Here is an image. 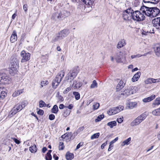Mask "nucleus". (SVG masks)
Returning a JSON list of instances; mask_svg holds the SVG:
<instances>
[{
  "mask_svg": "<svg viewBox=\"0 0 160 160\" xmlns=\"http://www.w3.org/2000/svg\"><path fill=\"white\" fill-rule=\"evenodd\" d=\"M145 15L152 18L157 17L160 13V10L157 7H149L143 5L140 8Z\"/></svg>",
  "mask_w": 160,
  "mask_h": 160,
  "instance_id": "f257e3e1",
  "label": "nucleus"
},
{
  "mask_svg": "<svg viewBox=\"0 0 160 160\" xmlns=\"http://www.w3.org/2000/svg\"><path fill=\"white\" fill-rule=\"evenodd\" d=\"M70 15L69 12L66 11H62L59 13L56 12L52 14V18L55 20L60 21L63 20Z\"/></svg>",
  "mask_w": 160,
  "mask_h": 160,
  "instance_id": "f03ea898",
  "label": "nucleus"
},
{
  "mask_svg": "<svg viewBox=\"0 0 160 160\" xmlns=\"http://www.w3.org/2000/svg\"><path fill=\"white\" fill-rule=\"evenodd\" d=\"M70 15L69 12L66 11H62L59 13L56 12L52 14V18L55 20L60 21L63 20Z\"/></svg>",
  "mask_w": 160,
  "mask_h": 160,
  "instance_id": "7ed1b4c3",
  "label": "nucleus"
},
{
  "mask_svg": "<svg viewBox=\"0 0 160 160\" xmlns=\"http://www.w3.org/2000/svg\"><path fill=\"white\" fill-rule=\"evenodd\" d=\"M144 13H143L140 9V11L138 10L132 11V18L134 21H143L145 19Z\"/></svg>",
  "mask_w": 160,
  "mask_h": 160,
  "instance_id": "20e7f679",
  "label": "nucleus"
},
{
  "mask_svg": "<svg viewBox=\"0 0 160 160\" xmlns=\"http://www.w3.org/2000/svg\"><path fill=\"white\" fill-rule=\"evenodd\" d=\"M65 73L63 71H60L57 75L55 79L52 82V88L55 89L58 86L62 80V78L64 77Z\"/></svg>",
  "mask_w": 160,
  "mask_h": 160,
  "instance_id": "39448f33",
  "label": "nucleus"
},
{
  "mask_svg": "<svg viewBox=\"0 0 160 160\" xmlns=\"http://www.w3.org/2000/svg\"><path fill=\"white\" fill-rule=\"evenodd\" d=\"M11 79L5 72H0V84H9L11 82Z\"/></svg>",
  "mask_w": 160,
  "mask_h": 160,
  "instance_id": "423d86ee",
  "label": "nucleus"
},
{
  "mask_svg": "<svg viewBox=\"0 0 160 160\" xmlns=\"http://www.w3.org/2000/svg\"><path fill=\"white\" fill-rule=\"evenodd\" d=\"M146 114L143 113L135 119L130 123V126L134 127L138 125L146 118Z\"/></svg>",
  "mask_w": 160,
  "mask_h": 160,
  "instance_id": "0eeeda50",
  "label": "nucleus"
},
{
  "mask_svg": "<svg viewBox=\"0 0 160 160\" xmlns=\"http://www.w3.org/2000/svg\"><path fill=\"white\" fill-rule=\"evenodd\" d=\"M131 8H128L124 11L122 13V17L125 20H130L132 18V11Z\"/></svg>",
  "mask_w": 160,
  "mask_h": 160,
  "instance_id": "6e6552de",
  "label": "nucleus"
},
{
  "mask_svg": "<svg viewBox=\"0 0 160 160\" xmlns=\"http://www.w3.org/2000/svg\"><path fill=\"white\" fill-rule=\"evenodd\" d=\"M123 108L124 107L122 106H119L117 107H113L110 109L107 112V113L109 115H112L122 111Z\"/></svg>",
  "mask_w": 160,
  "mask_h": 160,
  "instance_id": "1a4fd4ad",
  "label": "nucleus"
},
{
  "mask_svg": "<svg viewBox=\"0 0 160 160\" xmlns=\"http://www.w3.org/2000/svg\"><path fill=\"white\" fill-rule=\"evenodd\" d=\"M23 109V107L20 104L16 105L11 110L8 115V117H11L16 114L18 112H19Z\"/></svg>",
  "mask_w": 160,
  "mask_h": 160,
  "instance_id": "9d476101",
  "label": "nucleus"
},
{
  "mask_svg": "<svg viewBox=\"0 0 160 160\" xmlns=\"http://www.w3.org/2000/svg\"><path fill=\"white\" fill-rule=\"evenodd\" d=\"M126 53L124 51H120L118 53L115 57V59L118 62H122L125 59Z\"/></svg>",
  "mask_w": 160,
  "mask_h": 160,
  "instance_id": "9b49d317",
  "label": "nucleus"
},
{
  "mask_svg": "<svg viewBox=\"0 0 160 160\" xmlns=\"http://www.w3.org/2000/svg\"><path fill=\"white\" fill-rule=\"evenodd\" d=\"M20 56L22 57L21 62H24L28 61L30 58V54L26 52L25 51H22L20 53Z\"/></svg>",
  "mask_w": 160,
  "mask_h": 160,
  "instance_id": "f8f14e48",
  "label": "nucleus"
},
{
  "mask_svg": "<svg viewBox=\"0 0 160 160\" xmlns=\"http://www.w3.org/2000/svg\"><path fill=\"white\" fill-rule=\"evenodd\" d=\"M131 95L130 93V91L129 89H127L123 91H121L119 92L118 95V97L119 99L121 98L122 99L126 98L128 96Z\"/></svg>",
  "mask_w": 160,
  "mask_h": 160,
  "instance_id": "ddd939ff",
  "label": "nucleus"
},
{
  "mask_svg": "<svg viewBox=\"0 0 160 160\" xmlns=\"http://www.w3.org/2000/svg\"><path fill=\"white\" fill-rule=\"evenodd\" d=\"M78 73V71L76 70H73L72 71L70 72L68 75L67 77V80H70L69 81L71 82L72 80H73L76 77Z\"/></svg>",
  "mask_w": 160,
  "mask_h": 160,
  "instance_id": "4468645a",
  "label": "nucleus"
},
{
  "mask_svg": "<svg viewBox=\"0 0 160 160\" xmlns=\"http://www.w3.org/2000/svg\"><path fill=\"white\" fill-rule=\"evenodd\" d=\"M152 22L153 27L157 29H160V17L154 18Z\"/></svg>",
  "mask_w": 160,
  "mask_h": 160,
  "instance_id": "2eb2a0df",
  "label": "nucleus"
},
{
  "mask_svg": "<svg viewBox=\"0 0 160 160\" xmlns=\"http://www.w3.org/2000/svg\"><path fill=\"white\" fill-rule=\"evenodd\" d=\"M69 33V30L65 29L60 31V32L58 33V34L60 35L62 38L63 39L64 38L68 35Z\"/></svg>",
  "mask_w": 160,
  "mask_h": 160,
  "instance_id": "dca6fc26",
  "label": "nucleus"
},
{
  "mask_svg": "<svg viewBox=\"0 0 160 160\" xmlns=\"http://www.w3.org/2000/svg\"><path fill=\"white\" fill-rule=\"evenodd\" d=\"M82 82L78 81L75 80L73 81V83L72 85L71 84H70V86H72L73 87H74L75 88H79L82 86Z\"/></svg>",
  "mask_w": 160,
  "mask_h": 160,
  "instance_id": "f3484780",
  "label": "nucleus"
},
{
  "mask_svg": "<svg viewBox=\"0 0 160 160\" xmlns=\"http://www.w3.org/2000/svg\"><path fill=\"white\" fill-rule=\"evenodd\" d=\"M17 39V36L16 31H13L10 38V41L12 42H15Z\"/></svg>",
  "mask_w": 160,
  "mask_h": 160,
  "instance_id": "a211bd4d",
  "label": "nucleus"
},
{
  "mask_svg": "<svg viewBox=\"0 0 160 160\" xmlns=\"http://www.w3.org/2000/svg\"><path fill=\"white\" fill-rule=\"evenodd\" d=\"M19 67V65L15 64V65H11L10 70H9L10 74H12L13 73H15L16 72L17 69Z\"/></svg>",
  "mask_w": 160,
  "mask_h": 160,
  "instance_id": "6ab92c4d",
  "label": "nucleus"
},
{
  "mask_svg": "<svg viewBox=\"0 0 160 160\" xmlns=\"http://www.w3.org/2000/svg\"><path fill=\"white\" fill-rule=\"evenodd\" d=\"M126 44V41L124 39H121L118 43L117 46L118 48H120Z\"/></svg>",
  "mask_w": 160,
  "mask_h": 160,
  "instance_id": "aec40b11",
  "label": "nucleus"
},
{
  "mask_svg": "<svg viewBox=\"0 0 160 160\" xmlns=\"http://www.w3.org/2000/svg\"><path fill=\"white\" fill-rule=\"evenodd\" d=\"M141 73L140 72H138L134 75L132 79V81L133 82L137 81L140 77Z\"/></svg>",
  "mask_w": 160,
  "mask_h": 160,
  "instance_id": "412c9836",
  "label": "nucleus"
},
{
  "mask_svg": "<svg viewBox=\"0 0 160 160\" xmlns=\"http://www.w3.org/2000/svg\"><path fill=\"white\" fill-rule=\"evenodd\" d=\"M155 98V95H152L150 97L144 98L143 99L142 101L144 102H147L152 100Z\"/></svg>",
  "mask_w": 160,
  "mask_h": 160,
  "instance_id": "4be33fe9",
  "label": "nucleus"
},
{
  "mask_svg": "<svg viewBox=\"0 0 160 160\" xmlns=\"http://www.w3.org/2000/svg\"><path fill=\"white\" fill-rule=\"evenodd\" d=\"M125 85V83L122 81H120L117 85L116 87V89L117 91L118 90H119L123 88Z\"/></svg>",
  "mask_w": 160,
  "mask_h": 160,
  "instance_id": "5701e85b",
  "label": "nucleus"
},
{
  "mask_svg": "<svg viewBox=\"0 0 160 160\" xmlns=\"http://www.w3.org/2000/svg\"><path fill=\"white\" fill-rule=\"evenodd\" d=\"M74 157L73 154L69 152H67L66 154V158L68 160H71L73 159Z\"/></svg>",
  "mask_w": 160,
  "mask_h": 160,
  "instance_id": "b1692460",
  "label": "nucleus"
},
{
  "mask_svg": "<svg viewBox=\"0 0 160 160\" xmlns=\"http://www.w3.org/2000/svg\"><path fill=\"white\" fill-rule=\"evenodd\" d=\"M29 150L32 153H35L37 151V148L36 145H34L30 147L29 148Z\"/></svg>",
  "mask_w": 160,
  "mask_h": 160,
  "instance_id": "393cba45",
  "label": "nucleus"
},
{
  "mask_svg": "<svg viewBox=\"0 0 160 160\" xmlns=\"http://www.w3.org/2000/svg\"><path fill=\"white\" fill-rule=\"evenodd\" d=\"M107 125L110 128H112L113 127L117 125L116 121H114L109 122L107 123Z\"/></svg>",
  "mask_w": 160,
  "mask_h": 160,
  "instance_id": "a878e982",
  "label": "nucleus"
},
{
  "mask_svg": "<svg viewBox=\"0 0 160 160\" xmlns=\"http://www.w3.org/2000/svg\"><path fill=\"white\" fill-rule=\"evenodd\" d=\"M11 65L14 66L16 64V65H19V62L18 60L15 58H13L10 62Z\"/></svg>",
  "mask_w": 160,
  "mask_h": 160,
  "instance_id": "bb28decb",
  "label": "nucleus"
},
{
  "mask_svg": "<svg viewBox=\"0 0 160 160\" xmlns=\"http://www.w3.org/2000/svg\"><path fill=\"white\" fill-rule=\"evenodd\" d=\"M137 103L136 102H129L128 105V107L130 109H133L137 105Z\"/></svg>",
  "mask_w": 160,
  "mask_h": 160,
  "instance_id": "cd10ccee",
  "label": "nucleus"
},
{
  "mask_svg": "<svg viewBox=\"0 0 160 160\" xmlns=\"http://www.w3.org/2000/svg\"><path fill=\"white\" fill-rule=\"evenodd\" d=\"M62 39V38L60 36V35H59L58 34V35L56 37H54L52 41V42H54L58 41H59L61 39Z\"/></svg>",
  "mask_w": 160,
  "mask_h": 160,
  "instance_id": "c85d7f7f",
  "label": "nucleus"
},
{
  "mask_svg": "<svg viewBox=\"0 0 160 160\" xmlns=\"http://www.w3.org/2000/svg\"><path fill=\"white\" fill-rule=\"evenodd\" d=\"M2 90V89L0 88V99H3L7 95L6 92Z\"/></svg>",
  "mask_w": 160,
  "mask_h": 160,
  "instance_id": "c756f323",
  "label": "nucleus"
},
{
  "mask_svg": "<svg viewBox=\"0 0 160 160\" xmlns=\"http://www.w3.org/2000/svg\"><path fill=\"white\" fill-rule=\"evenodd\" d=\"M131 140V138L130 137L128 138L127 139L123 141L121 144V146H124L126 145H128L130 143V141Z\"/></svg>",
  "mask_w": 160,
  "mask_h": 160,
  "instance_id": "7c9ffc66",
  "label": "nucleus"
},
{
  "mask_svg": "<svg viewBox=\"0 0 160 160\" xmlns=\"http://www.w3.org/2000/svg\"><path fill=\"white\" fill-rule=\"evenodd\" d=\"M95 0H82L86 5H90L92 4Z\"/></svg>",
  "mask_w": 160,
  "mask_h": 160,
  "instance_id": "2f4dec72",
  "label": "nucleus"
},
{
  "mask_svg": "<svg viewBox=\"0 0 160 160\" xmlns=\"http://www.w3.org/2000/svg\"><path fill=\"white\" fill-rule=\"evenodd\" d=\"M137 88V87L135 86L130 87L129 88V89L131 95L136 92Z\"/></svg>",
  "mask_w": 160,
  "mask_h": 160,
  "instance_id": "473e14b6",
  "label": "nucleus"
},
{
  "mask_svg": "<svg viewBox=\"0 0 160 160\" xmlns=\"http://www.w3.org/2000/svg\"><path fill=\"white\" fill-rule=\"evenodd\" d=\"M58 108L56 105H54L52 109V112L54 113H57L58 111Z\"/></svg>",
  "mask_w": 160,
  "mask_h": 160,
  "instance_id": "72a5a7b5",
  "label": "nucleus"
},
{
  "mask_svg": "<svg viewBox=\"0 0 160 160\" xmlns=\"http://www.w3.org/2000/svg\"><path fill=\"white\" fill-rule=\"evenodd\" d=\"M71 112V111L66 109L63 113V115L65 117H66L68 116Z\"/></svg>",
  "mask_w": 160,
  "mask_h": 160,
  "instance_id": "f704fd0d",
  "label": "nucleus"
},
{
  "mask_svg": "<svg viewBox=\"0 0 160 160\" xmlns=\"http://www.w3.org/2000/svg\"><path fill=\"white\" fill-rule=\"evenodd\" d=\"M154 52L156 55L159 57L160 55V48L157 47L154 49Z\"/></svg>",
  "mask_w": 160,
  "mask_h": 160,
  "instance_id": "c9c22d12",
  "label": "nucleus"
},
{
  "mask_svg": "<svg viewBox=\"0 0 160 160\" xmlns=\"http://www.w3.org/2000/svg\"><path fill=\"white\" fill-rule=\"evenodd\" d=\"M104 118V115L102 114L98 116L97 118L95 120V121L96 122L100 121L102 119Z\"/></svg>",
  "mask_w": 160,
  "mask_h": 160,
  "instance_id": "e433bc0d",
  "label": "nucleus"
},
{
  "mask_svg": "<svg viewBox=\"0 0 160 160\" xmlns=\"http://www.w3.org/2000/svg\"><path fill=\"white\" fill-rule=\"evenodd\" d=\"M73 94L74 95L75 98L77 100H78L80 99V95L79 93L78 92H73Z\"/></svg>",
  "mask_w": 160,
  "mask_h": 160,
  "instance_id": "4c0bfd02",
  "label": "nucleus"
},
{
  "mask_svg": "<svg viewBox=\"0 0 160 160\" xmlns=\"http://www.w3.org/2000/svg\"><path fill=\"white\" fill-rule=\"evenodd\" d=\"M97 87V83L96 80L93 81L92 83L91 84L90 88H93Z\"/></svg>",
  "mask_w": 160,
  "mask_h": 160,
  "instance_id": "58836bf2",
  "label": "nucleus"
},
{
  "mask_svg": "<svg viewBox=\"0 0 160 160\" xmlns=\"http://www.w3.org/2000/svg\"><path fill=\"white\" fill-rule=\"evenodd\" d=\"M99 135L100 133L99 132L95 133L91 136V139H93L95 138H97L99 137Z\"/></svg>",
  "mask_w": 160,
  "mask_h": 160,
  "instance_id": "ea45409f",
  "label": "nucleus"
},
{
  "mask_svg": "<svg viewBox=\"0 0 160 160\" xmlns=\"http://www.w3.org/2000/svg\"><path fill=\"white\" fill-rule=\"evenodd\" d=\"M39 107L40 108H42L46 106V104L42 100H40L39 102Z\"/></svg>",
  "mask_w": 160,
  "mask_h": 160,
  "instance_id": "a19ab883",
  "label": "nucleus"
},
{
  "mask_svg": "<svg viewBox=\"0 0 160 160\" xmlns=\"http://www.w3.org/2000/svg\"><path fill=\"white\" fill-rule=\"evenodd\" d=\"M153 104L155 105H158L160 104V98H157L154 101Z\"/></svg>",
  "mask_w": 160,
  "mask_h": 160,
  "instance_id": "79ce46f5",
  "label": "nucleus"
},
{
  "mask_svg": "<svg viewBox=\"0 0 160 160\" xmlns=\"http://www.w3.org/2000/svg\"><path fill=\"white\" fill-rule=\"evenodd\" d=\"M99 107V104L97 102L95 103L93 105V110L97 109Z\"/></svg>",
  "mask_w": 160,
  "mask_h": 160,
  "instance_id": "37998d69",
  "label": "nucleus"
},
{
  "mask_svg": "<svg viewBox=\"0 0 160 160\" xmlns=\"http://www.w3.org/2000/svg\"><path fill=\"white\" fill-rule=\"evenodd\" d=\"M48 82L47 80L43 81L41 82V88H42L44 86H45L48 84Z\"/></svg>",
  "mask_w": 160,
  "mask_h": 160,
  "instance_id": "c03bdc74",
  "label": "nucleus"
},
{
  "mask_svg": "<svg viewBox=\"0 0 160 160\" xmlns=\"http://www.w3.org/2000/svg\"><path fill=\"white\" fill-rule=\"evenodd\" d=\"M64 147L63 143V142H60L59 145V150H63Z\"/></svg>",
  "mask_w": 160,
  "mask_h": 160,
  "instance_id": "a18cd8bd",
  "label": "nucleus"
},
{
  "mask_svg": "<svg viewBox=\"0 0 160 160\" xmlns=\"http://www.w3.org/2000/svg\"><path fill=\"white\" fill-rule=\"evenodd\" d=\"M72 135V133L71 132H68V133H66L65 134L62 135L61 137L62 138H64L65 137H69L70 136H71Z\"/></svg>",
  "mask_w": 160,
  "mask_h": 160,
  "instance_id": "49530a36",
  "label": "nucleus"
},
{
  "mask_svg": "<svg viewBox=\"0 0 160 160\" xmlns=\"http://www.w3.org/2000/svg\"><path fill=\"white\" fill-rule=\"evenodd\" d=\"M46 160H51L52 157L51 154H46L45 157Z\"/></svg>",
  "mask_w": 160,
  "mask_h": 160,
  "instance_id": "de8ad7c7",
  "label": "nucleus"
},
{
  "mask_svg": "<svg viewBox=\"0 0 160 160\" xmlns=\"http://www.w3.org/2000/svg\"><path fill=\"white\" fill-rule=\"evenodd\" d=\"M27 104L28 102L27 101H24L22 102L21 106L23 107V108L27 105Z\"/></svg>",
  "mask_w": 160,
  "mask_h": 160,
  "instance_id": "09e8293b",
  "label": "nucleus"
},
{
  "mask_svg": "<svg viewBox=\"0 0 160 160\" xmlns=\"http://www.w3.org/2000/svg\"><path fill=\"white\" fill-rule=\"evenodd\" d=\"M55 115L53 114H51L49 116V118L51 120H52L55 118Z\"/></svg>",
  "mask_w": 160,
  "mask_h": 160,
  "instance_id": "8fccbe9b",
  "label": "nucleus"
},
{
  "mask_svg": "<svg viewBox=\"0 0 160 160\" xmlns=\"http://www.w3.org/2000/svg\"><path fill=\"white\" fill-rule=\"evenodd\" d=\"M78 132H78L77 131L75 132H74L73 134V135L72 134L71 136H71V139H73L75 137V136L78 134Z\"/></svg>",
  "mask_w": 160,
  "mask_h": 160,
  "instance_id": "3c124183",
  "label": "nucleus"
},
{
  "mask_svg": "<svg viewBox=\"0 0 160 160\" xmlns=\"http://www.w3.org/2000/svg\"><path fill=\"white\" fill-rule=\"evenodd\" d=\"M12 139L17 144H19L20 143V141L15 138H12Z\"/></svg>",
  "mask_w": 160,
  "mask_h": 160,
  "instance_id": "603ef678",
  "label": "nucleus"
},
{
  "mask_svg": "<svg viewBox=\"0 0 160 160\" xmlns=\"http://www.w3.org/2000/svg\"><path fill=\"white\" fill-rule=\"evenodd\" d=\"M144 3H145L144 5L147 6L146 4V3H152V0H143ZM144 4H143V5Z\"/></svg>",
  "mask_w": 160,
  "mask_h": 160,
  "instance_id": "864d4df0",
  "label": "nucleus"
},
{
  "mask_svg": "<svg viewBox=\"0 0 160 160\" xmlns=\"http://www.w3.org/2000/svg\"><path fill=\"white\" fill-rule=\"evenodd\" d=\"M71 89L70 87H68L66 88V89L64 91L63 93L64 94L67 93Z\"/></svg>",
  "mask_w": 160,
  "mask_h": 160,
  "instance_id": "5fc2aeb1",
  "label": "nucleus"
},
{
  "mask_svg": "<svg viewBox=\"0 0 160 160\" xmlns=\"http://www.w3.org/2000/svg\"><path fill=\"white\" fill-rule=\"evenodd\" d=\"M59 92H58V99L59 100V101L60 102H62L63 100V97L61 95H59Z\"/></svg>",
  "mask_w": 160,
  "mask_h": 160,
  "instance_id": "6e6d98bb",
  "label": "nucleus"
},
{
  "mask_svg": "<svg viewBox=\"0 0 160 160\" xmlns=\"http://www.w3.org/2000/svg\"><path fill=\"white\" fill-rule=\"evenodd\" d=\"M37 113L39 115H42L44 114V111L43 110L39 109V111H38Z\"/></svg>",
  "mask_w": 160,
  "mask_h": 160,
  "instance_id": "4d7b16f0",
  "label": "nucleus"
},
{
  "mask_svg": "<svg viewBox=\"0 0 160 160\" xmlns=\"http://www.w3.org/2000/svg\"><path fill=\"white\" fill-rule=\"evenodd\" d=\"M117 121L118 123H121L123 121V118L122 117L119 118H118Z\"/></svg>",
  "mask_w": 160,
  "mask_h": 160,
  "instance_id": "13d9d810",
  "label": "nucleus"
},
{
  "mask_svg": "<svg viewBox=\"0 0 160 160\" xmlns=\"http://www.w3.org/2000/svg\"><path fill=\"white\" fill-rule=\"evenodd\" d=\"M83 142H81L80 143H79L77 145L76 149L77 150V149H79L81 146H82L83 145Z\"/></svg>",
  "mask_w": 160,
  "mask_h": 160,
  "instance_id": "bf43d9fd",
  "label": "nucleus"
},
{
  "mask_svg": "<svg viewBox=\"0 0 160 160\" xmlns=\"http://www.w3.org/2000/svg\"><path fill=\"white\" fill-rule=\"evenodd\" d=\"M28 5L27 4H24L23 6V9L25 12H26L28 10Z\"/></svg>",
  "mask_w": 160,
  "mask_h": 160,
  "instance_id": "052dcab7",
  "label": "nucleus"
},
{
  "mask_svg": "<svg viewBox=\"0 0 160 160\" xmlns=\"http://www.w3.org/2000/svg\"><path fill=\"white\" fill-rule=\"evenodd\" d=\"M84 129V128L83 126L81 127L78 128V129L77 130V131L78 132H80L82 131Z\"/></svg>",
  "mask_w": 160,
  "mask_h": 160,
  "instance_id": "680f3d73",
  "label": "nucleus"
},
{
  "mask_svg": "<svg viewBox=\"0 0 160 160\" xmlns=\"http://www.w3.org/2000/svg\"><path fill=\"white\" fill-rule=\"evenodd\" d=\"M107 141H106L105 142L103 143L101 146V148L102 149H103L104 147L107 144Z\"/></svg>",
  "mask_w": 160,
  "mask_h": 160,
  "instance_id": "e2e57ef3",
  "label": "nucleus"
},
{
  "mask_svg": "<svg viewBox=\"0 0 160 160\" xmlns=\"http://www.w3.org/2000/svg\"><path fill=\"white\" fill-rule=\"evenodd\" d=\"M66 106L62 104H60L59 106V108L60 109H62L64 108H66Z\"/></svg>",
  "mask_w": 160,
  "mask_h": 160,
  "instance_id": "0e129e2a",
  "label": "nucleus"
},
{
  "mask_svg": "<svg viewBox=\"0 0 160 160\" xmlns=\"http://www.w3.org/2000/svg\"><path fill=\"white\" fill-rule=\"evenodd\" d=\"M160 0H152V3L156 4L158 3Z\"/></svg>",
  "mask_w": 160,
  "mask_h": 160,
  "instance_id": "69168bd1",
  "label": "nucleus"
},
{
  "mask_svg": "<svg viewBox=\"0 0 160 160\" xmlns=\"http://www.w3.org/2000/svg\"><path fill=\"white\" fill-rule=\"evenodd\" d=\"M73 106L72 104H70L68 106H66V108L67 109V108H68L69 109H71L73 107Z\"/></svg>",
  "mask_w": 160,
  "mask_h": 160,
  "instance_id": "338daca9",
  "label": "nucleus"
},
{
  "mask_svg": "<svg viewBox=\"0 0 160 160\" xmlns=\"http://www.w3.org/2000/svg\"><path fill=\"white\" fill-rule=\"evenodd\" d=\"M19 93L17 91H15V92H14L12 94V96L13 97H15L16 96H18L19 95Z\"/></svg>",
  "mask_w": 160,
  "mask_h": 160,
  "instance_id": "774afa93",
  "label": "nucleus"
}]
</instances>
